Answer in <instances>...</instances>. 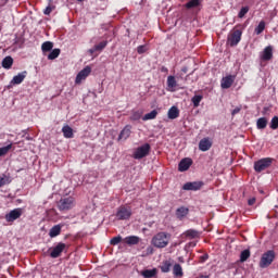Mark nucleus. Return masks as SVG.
<instances>
[{
	"mask_svg": "<svg viewBox=\"0 0 278 278\" xmlns=\"http://www.w3.org/2000/svg\"><path fill=\"white\" fill-rule=\"evenodd\" d=\"M172 235L169 232L161 231L152 238V244L155 249H166L170 243Z\"/></svg>",
	"mask_w": 278,
	"mask_h": 278,
	"instance_id": "f257e3e1",
	"label": "nucleus"
},
{
	"mask_svg": "<svg viewBox=\"0 0 278 278\" xmlns=\"http://www.w3.org/2000/svg\"><path fill=\"white\" fill-rule=\"evenodd\" d=\"M240 40H242V30L235 27L227 37V45L229 47H238Z\"/></svg>",
	"mask_w": 278,
	"mask_h": 278,
	"instance_id": "f03ea898",
	"label": "nucleus"
},
{
	"mask_svg": "<svg viewBox=\"0 0 278 278\" xmlns=\"http://www.w3.org/2000/svg\"><path fill=\"white\" fill-rule=\"evenodd\" d=\"M74 205H75V198L73 197L62 198L58 202V207L60 212H68V210H73Z\"/></svg>",
	"mask_w": 278,
	"mask_h": 278,
	"instance_id": "7ed1b4c3",
	"label": "nucleus"
},
{
	"mask_svg": "<svg viewBox=\"0 0 278 278\" xmlns=\"http://www.w3.org/2000/svg\"><path fill=\"white\" fill-rule=\"evenodd\" d=\"M273 262H275V251L269 250L262 255L260 261V268H268Z\"/></svg>",
	"mask_w": 278,
	"mask_h": 278,
	"instance_id": "20e7f679",
	"label": "nucleus"
},
{
	"mask_svg": "<svg viewBox=\"0 0 278 278\" xmlns=\"http://www.w3.org/2000/svg\"><path fill=\"white\" fill-rule=\"evenodd\" d=\"M271 165H273V159L264 157L254 163V170L256 173H262L263 170H266V168H270Z\"/></svg>",
	"mask_w": 278,
	"mask_h": 278,
	"instance_id": "39448f33",
	"label": "nucleus"
},
{
	"mask_svg": "<svg viewBox=\"0 0 278 278\" xmlns=\"http://www.w3.org/2000/svg\"><path fill=\"white\" fill-rule=\"evenodd\" d=\"M150 152H151V144L146 143L136 149V151L132 154V157L135 160H142V157H147Z\"/></svg>",
	"mask_w": 278,
	"mask_h": 278,
	"instance_id": "423d86ee",
	"label": "nucleus"
},
{
	"mask_svg": "<svg viewBox=\"0 0 278 278\" xmlns=\"http://www.w3.org/2000/svg\"><path fill=\"white\" fill-rule=\"evenodd\" d=\"M117 220H129L131 218V207L122 205L116 212Z\"/></svg>",
	"mask_w": 278,
	"mask_h": 278,
	"instance_id": "0eeeda50",
	"label": "nucleus"
},
{
	"mask_svg": "<svg viewBox=\"0 0 278 278\" xmlns=\"http://www.w3.org/2000/svg\"><path fill=\"white\" fill-rule=\"evenodd\" d=\"M66 251V243L59 242L54 248L51 249L50 257L52 260H58L62 253Z\"/></svg>",
	"mask_w": 278,
	"mask_h": 278,
	"instance_id": "6e6552de",
	"label": "nucleus"
},
{
	"mask_svg": "<svg viewBox=\"0 0 278 278\" xmlns=\"http://www.w3.org/2000/svg\"><path fill=\"white\" fill-rule=\"evenodd\" d=\"M23 216V208L17 207L12 210L10 213L5 215L7 223H14V220H18Z\"/></svg>",
	"mask_w": 278,
	"mask_h": 278,
	"instance_id": "1a4fd4ad",
	"label": "nucleus"
},
{
	"mask_svg": "<svg viewBox=\"0 0 278 278\" xmlns=\"http://www.w3.org/2000/svg\"><path fill=\"white\" fill-rule=\"evenodd\" d=\"M233 81H236V75H227L226 77L222 78L220 88L223 90H229V88L233 86Z\"/></svg>",
	"mask_w": 278,
	"mask_h": 278,
	"instance_id": "9d476101",
	"label": "nucleus"
},
{
	"mask_svg": "<svg viewBox=\"0 0 278 278\" xmlns=\"http://www.w3.org/2000/svg\"><path fill=\"white\" fill-rule=\"evenodd\" d=\"M203 186H205V184L203 181H193V182H186L182 186V190H187V191H193L197 192V190H201L203 188Z\"/></svg>",
	"mask_w": 278,
	"mask_h": 278,
	"instance_id": "9b49d317",
	"label": "nucleus"
},
{
	"mask_svg": "<svg viewBox=\"0 0 278 278\" xmlns=\"http://www.w3.org/2000/svg\"><path fill=\"white\" fill-rule=\"evenodd\" d=\"M90 73H92V68L90 66H86L85 68H83L76 76L75 79V84H80L81 81H84V79H86Z\"/></svg>",
	"mask_w": 278,
	"mask_h": 278,
	"instance_id": "f8f14e48",
	"label": "nucleus"
},
{
	"mask_svg": "<svg viewBox=\"0 0 278 278\" xmlns=\"http://www.w3.org/2000/svg\"><path fill=\"white\" fill-rule=\"evenodd\" d=\"M191 166H192V159L185 157L179 162L178 170L179 173H186V170H188V168H190Z\"/></svg>",
	"mask_w": 278,
	"mask_h": 278,
	"instance_id": "ddd939ff",
	"label": "nucleus"
},
{
	"mask_svg": "<svg viewBox=\"0 0 278 278\" xmlns=\"http://www.w3.org/2000/svg\"><path fill=\"white\" fill-rule=\"evenodd\" d=\"M261 60L263 62H270L273 60V46H267L261 53Z\"/></svg>",
	"mask_w": 278,
	"mask_h": 278,
	"instance_id": "4468645a",
	"label": "nucleus"
},
{
	"mask_svg": "<svg viewBox=\"0 0 278 278\" xmlns=\"http://www.w3.org/2000/svg\"><path fill=\"white\" fill-rule=\"evenodd\" d=\"M129 136H131V125H126L119 132L117 140L118 142H121V140L125 141L129 138Z\"/></svg>",
	"mask_w": 278,
	"mask_h": 278,
	"instance_id": "2eb2a0df",
	"label": "nucleus"
},
{
	"mask_svg": "<svg viewBox=\"0 0 278 278\" xmlns=\"http://www.w3.org/2000/svg\"><path fill=\"white\" fill-rule=\"evenodd\" d=\"M199 149L200 151H210V149H212V140H210V138H203L200 140L199 142Z\"/></svg>",
	"mask_w": 278,
	"mask_h": 278,
	"instance_id": "dca6fc26",
	"label": "nucleus"
},
{
	"mask_svg": "<svg viewBox=\"0 0 278 278\" xmlns=\"http://www.w3.org/2000/svg\"><path fill=\"white\" fill-rule=\"evenodd\" d=\"M105 47H108V40L101 41L100 43L89 49V53L90 55H93L94 53H97V51H103Z\"/></svg>",
	"mask_w": 278,
	"mask_h": 278,
	"instance_id": "f3484780",
	"label": "nucleus"
},
{
	"mask_svg": "<svg viewBox=\"0 0 278 278\" xmlns=\"http://www.w3.org/2000/svg\"><path fill=\"white\" fill-rule=\"evenodd\" d=\"M25 77H27V71H24L14 76L11 83L15 85L23 84V81H25Z\"/></svg>",
	"mask_w": 278,
	"mask_h": 278,
	"instance_id": "a211bd4d",
	"label": "nucleus"
},
{
	"mask_svg": "<svg viewBox=\"0 0 278 278\" xmlns=\"http://www.w3.org/2000/svg\"><path fill=\"white\" fill-rule=\"evenodd\" d=\"M60 233H62V225L58 224V225H54L50 231H49V236L51 238H58V236H60Z\"/></svg>",
	"mask_w": 278,
	"mask_h": 278,
	"instance_id": "6ab92c4d",
	"label": "nucleus"
},
{
	"mask_svg": "<svg viewBox=\"0 0 278 278\" xmlns=\"http://www.w3.org/2000/svg\"><path fill=\"white\" fill-rule=\"evenodd\" d=\"M124 242L129 247H134L140 242V237L138 236H128L124 239Z\"/></svg>",
	"mask_w": 278,
	"mask_h": 278,
	"instance_id": "aec40b11",
	"label": "nucleus"
},
{
	"mask_svg": "<svg viewBox=\"0 0 278 278\" xmlns=\"http://www.w3.org/2000/svg\"><path fill=\"white\" fill-rule=\"evenodd\" d=\"M167 88L170 92H175V89L177 88V79H175V76L167 77Z\"/></svg>",
	"mask_w": 278,
	"mask_h": 278,
	"instance_id": "412c9836",
	"label": "nucleus"
},
{
	"mask_svg": "<svg viewBox=\"0 0 278 278\" xmlns=\"http://www.w3.org/2000/svg\"><path fill=\"white\" fill-rule=\"evenodd\" d=\"M167 116L170 121H175V118H179V109L177 106H172L168 110Z\"/></svg>",
	"mask_w": 278,
	"mask_h": 278,
	"instance_id": "4be33fe9",
	"label": "nucleus"
},
{
	"mask_svg": "<svg viewBox=\"0 0 278 278\" xmlns=\"http://www.w3.org/2000/svg\"><path fill=\"white\" fill-rule=\"evenodd\" d=\"M141 275L144 277V278H153L157 275V269L156 268H153V269H144L141 271Z\"/></svg>",
	"mask_w": 278,
	"mask_h": 278,
	"instance_id": "5701e85b",
	"label": "nucleus"
},
{
	"mask_svg": "<svg viewBox=\"0 0 278 278\" xmlns=\"http://www.w3.org/2000/svg\"><path fill=\"white\" fill-rule=\"evenodd\" d=\"M267 125H268V119L266 117H260L256 121L257 129H266Z\"/></svg>",
	"mask_w": 278,
	"mask_h": 278,
	"instance_id": "b1692460",
	"label": "nucleus"
},
{
	"mask_svg": "<svg viewBox=\"0 0 278 278\" xmlns=\"http://www.w3.org/2000/svg\"><path fill=\"white\" fill-rule=\"evenodd\" d=\"M184 236H186V238H189L190 240H194V238H199V231L194 229H189L184 232Z\"/></svg>",
	"mask_w": 278,
	"mask_h": 278,
	"instance_id": "393cba45",
	"label": "nucleus"
},
{
	"mask_svg": "<svg viewBox=\"0 0 278 278\" xmlns=\"http://www.w3.org/2000/svg\"><path fill=\"white\" fill-rule=\"evenodd\" d=\"M12 64H14V59H12V56H5L2 61L3 68H12Z\"/></svg>",
	"mask_w": 278,
	"mask_h": 278,
	"instance_id": "a878e982",
	"label": "nucleus"
},
{
	"mask_svg": "<svg viewBox=\"0 0 278 278\" xmlns=\"http://www.w3.org/2000/svg\"><path fill=\"white\" fill-rule=\"evenodd\" d=\"M173 263L170 261H163L162 265L160 266L162 273H170V267Z\"/></svg>",
	"mask_w": 278,
	"mask_h": 278,
	"instance_id": "bb28decb",
	"label": "nucleus"
},
{
	"mask_svg": "<svg viewBox=\"0 0 278 278\" xmlns=\"http://www.w3.org/2000/svg\"><path fill=\"white\" fill-rule=\"evenodd\" d=\"M62 132L64 138H73V128H71V126L68 125L63 126Z\"/></svg>",
	"mask_w": 278,
	"mask_h": 278,
	"instance_id": "cd10ccee",
	"label": "nucleus"
},
{
	"mask_svg": "<svg viewBox=\"0 0 278 278\" xmlns=\"http://www.w3.org/2000/svg\"><path fill=\"white\" fill-rule=\"evenodd\" d=\"M199 5H201V0H190L185 4V8L192 10V8H199Z\"/></svg>",
	"mask_w": 278,
	"mask_h": 278,
	"instance_id": "c85d7f7f",
	"label": "nucleus"
},
{
	"mask_svg": "<svg viewBox=\"0 0 278 278\" xmlns=\"http://www.w3.org/2000/svg\"><path fill=\"white\" fill-rule=\"evenodd\" d=\"M53 50V42L51 41H45L42 45H41V51L43 53H47L49 51H52Z\"/></svg>",
	"mask_w": 278,
	"mask_h": 278,
	"instance_id": "c756f323",
	"label": "nucleus"
},
{
	"mask_svg": "<svg viewBox=\"0 0 278 278\" xmlns=\"http://www.w3.org/2000/svg\"><path fill=\"white\" fill-rule=\"evenodd\" d=\"M188 212H189L188 208L181 206V207L177 208L176 216H177V218H185V216H188Z\"/></svg>",
	"mask_w": 278,
	"mask_h": 278,
	"instance_id": "7c9ffc66",
	"label": "nucleus"
},
{
	"mask_svg": "<svg viewBox=\"0 0 278 278\" xmlns=\"http://www.w3.org/2000/svg\"><path fill=\"white\" fill-rule=\"evenodd\" d=\"M201 101H203V96L201 94H195L191 99V102L193 103V108H199V105H201Z\"/></svg>",
	"mask_w": 278,
	"mask_h": 278,
	"instance_id": "2f4dec72",
	"label": "nucleus"
},
{
	"mask_svg": "<svg viewBox=\"0 0 278 278\" xmlns=\"http://www.w3.org/2000/svg\"><path fill=\"white\" fill-rule=\"evenodd\" d=\"M157 118V111L156 110H153L151 111L150 113L146 114L143 117H142V121H153Z\"/></svg>",
	"mask_w": 278,
	"mask_h": 278,
	"instance_id": "473e14b6",
	"label": "nucleus"
},
{
	"mask_svg": "<svg viewBox=\"0 0 278 278\" xmlns=\"http://www.w3.org/2000/svg\"><path fill=\"white\" fill-rule=\"evenodd\" d=\"M173 273L176 277H184V269L179 264L174 265Z\"/></svg>",
	"mask_w": 278,
	"mask_h": 278,
	"instance_id": "72a5a7b5",
	"label": "nucleus"
},
{
	"mask_svg": "<svg viewBox=\"0 0 278 278\" xmlns=\"http://www.w3.org/2000/svg\"><path fill=\"white\" fill-rule=\"evenodd\" d=\"M61 50L59 48L53 49L48 54V60H56V58H60Z\"/></svg>",
	"mask_w": 278,
	"mask_h": 278,
	"instance_id": "f704fd0d",
	"label": "nucleus"
},
{
	"mask_svg": "<svg viewBox=\"0 0 278 278\" xmlns=\"http://www.w3.org/2000/svg\"><path fill=\"white\" fill-rule=\"evenodd\" d=\"M140 118H142V111L134 110L130 115V121H140Z\"/></svg>",
	"mask_w": 278,
	"mask_h": 278,
	"instance_id": "c9c22d12",
	"label": "nucleus"
},
{
	"mask_svg": "<svg viewBox=\"0 0 278 278\" xmlns=\"http://www.w3.org/2000/svg\"><path fill=\"white\" fill-rule=\"evenodd\" d=\"M249 257H251V250H243L240 254V262L244 263Z\"/></svg>",
	"mask_w": 278,
	"mask_h": 278,
	"instance_id": "e433bc0d",
	"label": "nucleus"
},
{
	"mask_svg": "<svg viewBox=\"0 0 278 278\" xmlns=\"http://www.w3.org/2000/svg\"><path fill=\"white\" fill-rule=\"evenodd\" d=\"M12 180H10V176L2 174L0 176V188H3V186L10 184Z\"/></svg>",
	"mask_w": 278,
	"mask_h": 278,
	"instance_id": "4c0bfd02",
	"label": "nucleus"
},
{
	"mask_svg": "<svg viewBox=\"0 0 278 278\" xmlns=\"http://www.w3.org/2000/svg\"><path fill=\"white\" fill-rule=\"evenodd\" d=\"M264 29H266V23L264 21L260 22V24L257 25V27L255 28V34L257 36H260V34H262L264 31Z\"/></svg>",
	"mask_w": 278,
	"mask_h": 278,
	"instance_id": "58836bf2",
	"label": "nucleus"
},
{
	"mask_svg": "<svg viewBox=\"0 0 278 278\" xmlns=\"http://www.w3.org/2000/svg\"><path fill=\"white\" fill-rule=\"evenodd\" d=\"M121 242H123V237L121 235L116 236V237H113L111 240H110V244L112 247H116V244H121Z\"/></svg>",
	"mask_w": 278,
	"mask_h": 278,
	"instance_id": "ea45409f",
	"label": "nucleus"
},
{
	"mask_svg": "<svg viewBox=\"0 0 278 278\" xmlns=\"http://www.w3.org/2000/svg\"><path fill=\"white\" fill-rule=\"evenodd\" d=\"M10 149H12V143L0 148V157H3V155H8V153L10 152Z\"/></svg>",
	"mask_w": 278,
	"mask_h": 278,
	"instance_id": "a19ab883",
	"label": "nucleus"
},
{
	"mask_svg": "<svg viewBox=\"0 0 278 278\" xmlns=\"http://www.w3.org/2000/svg\"><path fill=\"white\" fill-rule=\"evenodd\" d=\"M249 14V7H242L238 13V18H244Z\"/></svg>",
	"mask_w": 278,
	"mask_h": 278,
	"instance_id": "79ce46f5",
	"label": "nucleus"
},
{
	"mask_svg": "<svg viewBox=\"0 0 278 278\" xmlns=\"http://www.w3.org/2000/svg\"><path fill=\"white\" fill-rule=\"evenodd\" d=\"M270 129H278V116H274L270 121Z\"/></svg>",
	"mask_w": 278,
	"mask_h": 278,
	"instance_id": "37998d69",
	"label": "nucleus"
},
{
	"mask_svg": "<svg viewBox=\"0 0 278 278\" xmlns=\"http://www.w3.org/2000/svg\"><path fill=\"white\" fill-rule=\"evenodd\" d=\"M53 10H55V5L49 4V5L45 9L43 14H45L46 16H49V15L51 14V12H53Z\"/></svg>",
	"mask_w": 278,
	"mask_h": 278,
	"instance_id": "c03bdc74",
	"label": "nucleus"
},
{
	"mask_svg": "<svg viewBox=\"0 0 278 278\" xmlns=\"http://www.w3.org/2000/svg\"><path fill=\"white\" fill-rule=\"evenodd\" d=\"M242 111V106H237L231 111V116H236V114H240Z\"/></svg>",
	"mask_w": 278,
	"mask_h": 278,
	"instance_id": "a18cd8bd",
	"label": "nucleus"
},
{
	"mask_svg": "<svg viewBox=\"0 0 278 278\" xmlns=\"http://www.w3.org/2000/svg\"><path fill=\"white\" fill-rule=\"evenodd\" d=\"M146 51H147V49H146L144 46H139V47L137 48V52H138L139 54H142V53H144Z\"/></svg>",
	"mask_w": 278,
	"mask_h": 278,
	"instance_id": "49530a36",
	"label": "nucleus"
},
{
	"mask_svg": "<svg viewBox=\"0 0 278 278\" xmlns=\"http://www.w3.org/2000/svg\"><path fill=\"white\" fill-rule=\"evenodd\" d=\"M268 112H270V108L268 106L263 108V111H262L263 116L268 115Z\"/></svg>",
	"mask_w": 278,
	"mask_h": 278,
	"instance_id": "de8ad7c7",
	"label": "nucleus"
},
{
	"mask_svg": "<svg viewBox=\"0 0 278 278\" xmlns=\"http://www.w3.org/2000/svg\"><path fill=\"white\" fill-rule=\"evenodd\" d=\"M207 260H210V255H207V254L200 256V262H202V263L207 262Z\"/></svg>",
	"mask_w": 278,
	"mask_h": 278,
	"instance_id": "09e8293b",
	"label": "nucleus"
},
{
	"mask_svg": "<svg viewBox=\"0 0 278 278\" xmlns=\"http://www.w3.org/2000/svg\"><path fill=\"white\" fill-rule=\"evenodd\" d=\"M161 73L168 74V67L162 66V67H161Z\"/></svg>",
	"mask_w": 278,
	"mask_h": 278,
	"instance_id": "8fccbe9b",
	"label": "nucleus"
},
{
	"mask_svg": "<svg viewBox=\"0 0 278 278\" xmlns=\"http://www.w3.org/2000/svg\"><path fill=\"white\" fill-rule=\"evenodd\" d=\"M147 253L150 254V255H152V253H153V247H148V248H147Z\"/></svg>",
	"mask_w": 278,
	"mask_h": 278,
	"instance_id": "3c124183",
	"label": "nucleus"
},
{
	"mask_svg": "<svg viewBox=\"0 0 278 278\" xmlns=\"http://www.w3.org/2000/svg\"><path fill=\"white\" fill-rule=\"evenodd\" d=\"M255 203V199L249 200V205H253Z\"/></svg>",
	"mask_w": 278,
	"mask_h": 278,
	"instance_id": "603ef678",
	"label": "nucleus"
},
{
	"mask_svg": "<svg viewBox=\"0 0 278 278\" xmlns=\"http://www.w3.org/2000/svg\"><path fill=\"white\" fill-rule=\"evenodd\" d=\"M78 1H84V0H78Z\"/></svg>",
	"mask_w": 278,
	"mask_h": 278,
	"instance_id": "864d4df0",
	"label": "nucleus"
}]
</instances>
